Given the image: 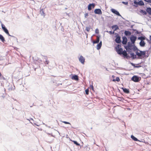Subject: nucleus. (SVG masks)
<instances>
[{"mask_svg": "<svg viewBox=\"0 0 151 151\" xmlns=\"http://www.w3.org/2000/svg\"><path fill=\"white\" fill-rule=\"evenodd\" d=\"M121 47V45H117L115 47L116 51L119 54L122 55L124 58H127V54L126 51L125 50L123 51Z\"/></svg>", "mask_w": 151, "mask_h": 151, "instance_id": "nucleus-1", "label": "nucleus"}, {"mask_svg": "<svg viewBox=\"0 0 151 151\" xmlns=\"http://www.w3.org/2000/svg\"><path fill=\"white\" fill-rule=\"evenodd\" d=\"M136 54L139 57H142L145 54V52L139 50L136 52Z\"/></svg>", "mask_w": 151, "mask_h": 151, "instance_id": "nucleus-2", "label": "nucleus"}, {"mask_svg": "<svg viewBox=\"0 0 151 151\" xmlns=\"http://www.w3.org/2000/svg\"><path fill=\"white\" fill-rule=\"evenodd\" d=\"M116 38L115 41L117 43H120L121 42V37L117 33H115Z\"/></svg>", "mask_w": 151, "mask_h": 151, "instance_id": "nucleus-3", "label": "nucleus"}, {"mask_svg": "<svg viewBox=\"0 0 151 151\" xmlns=\"http://www.w3.org/2000/svg\"><path fill=\"white\" fill-rule=\"evenodd\" d=\"M1 25L2 29L4 30V32L6 33L7 35L10 36V35L9 34V32H8V30L6 28L5 26L2 24H1Z\"/></svg>", "mask_w": 151, "mask_h": 151, "instance_id": "nucleus-4", "label": "nucleus"}, {"mask_svg": "<svg viewBox=\"0 0 151 151\" xmlns=\"http://www.w3.org/2000/svg\"><path fill=\"white\" fill-rule=\"evenodd\" d=\"M6 81L5 78L3 76H1L0 78V82L1 83V86H4V81Z\"/></svg>", "mask_w": 151, "mask_h": 151, "instance_id": "nucleus-5", "label": "nucleus"}, {"mask_svg": "<svg viewBox=\"0 0 151 151\" xmlns=\"http://www.w3.org/2000/svg\"><path fill=\"white\" fill-rule=\"evenodd\" d=\"M137 37L134 36H132L130 37V39L132 43V44H134V43Z\"/></svg>", "mask_w": 151, "mask_h": 151, "instance_id": "nucleus-6", "label": "nucleus"}, {"mask_svg": "<svg viewBox=\"0 0 151 151\" xmlns=\"http://www.w3.org/2000/svg\"><path fill=\"white\" fill-rule=\"evenodd\" d=\"M132 80L135 82H137L139 81V78L136 76H134L132 78Z\"/></svg>", "mask_w": 151, "mask_h": 151, "instance_id": "nucleus-7", "label": "nucleus"}, {"mask_svg": "<svg viewBox=\"0 0 151 151\" xmlns=\"http://www.w3.org/2000/svg\"><path fill=\"white\" fill-rule=\"evenodd\" d=\"M79 61L83 64H84L85 62V58H83V57L81 55L79 58Z\"/></svg>", "mask_w": 151, "mask_h": 151, "instance_id": "nucleus-8", "label": "nucleus"}, {"mask_svg": "<svg viewBox=\"0 0 151 151\" xmlns=\"http://www.w3.org/2000/svg\"><path fill=\"white\" fill-rule=\"evenodd\" d=\"M111 12L113 13L116 14L118 16H120V14L116 10H115L114 9H111Z\"/></svg>", "mask_w": 151, "mask_h": 151, "instance_id": "nucleus-9", "label": "nucleus"}, {"mask_svg": "<svg viewBox=\"0 0 151 151\" xmlns=\"http://www.w3.org/2000/svg\"><path fill=\"white\" fill-rule=\"evenodd\" d=\"M123 40L122 41V43L123 45H126V44L127 41V38L125 37H122Z\"/></svg>", "mask_w": 151, "mask_h": 151, "instance_id": "nucleus-10", "label": "nucleus"}, {"mask_svg": "<svg viewBox=\"0 0 151 151\" xmlns=\"http://www.w3.org/2000/svg\"><path fill=\"white\" fill-rule=\"evenodd\" d=\"M94 12L96 14H101L102 12L100 9H96L94 10Z\"/></svg>", "mask_w": 151, "mask_h": 151, "instance_id": "nucleus-11", "label": "nucleus"}, {"mask_svg": "<svg viewBox=\"0 0 151 151\" xmlns=\"http://www.w3.org/2000/svg\"><path fill=\"white\" fill-rule=\"evenodd\" d=\"M91 6H92V7L93 8L95 6V5L94 4H91L88 5V10L90 11L91 10Z\"/></svg>", "mask_w": 151, "mask_h": 151, "instance_id": "nucleus-12", "label": "nucleus"}, {"mask_svg": "<svg viewBox=\"0 0 151 151\" xmlns=\"http://www.w3.org/2000/svg\"><path fill=\"white\" fill-rule=\"evenodd\" d=\"M112 28L113 29H114V31H116V30L119 29L118 26L117 25H113L112 27Z\"/></svg>", "mask_w": 151, "mask_h": 151, "instance_id": "nucleus-13", "label": "nucleus"}, {"mask_svg": "<svg viewBox=\"0 0 151 151\" xmlns=\"http://www.w3.org/2000/svg\"><path fill=\"white\" fill-rule=\"evenodd\" d=\"M96 37V40H94L93 42L94 44L98 43L99 41V37L98 36H97Z\"/></svg>", "mask_w": 151, "mask_h": 151, "instance_id": "nucleus-14", "label": "nucleus"}, {"mask_svg": "<svg viewBox=\"0 0 151 151\" xmlns=\"http://www.w3.org/2000/svg\"><path fill=\"white\" fill-rule=\"evenodd\" d=\"M145 43L144 41H141L139 43L140 45L142 47L145 46Z\"/></svg>", "mask_w": 151, "mask_h": 151, "instance_id": "nucleus-15", "label": "nucleus"}, {"mask_svg": "<svg viewBox=\"0 0 151 151\" xmlns=\"http://www.w3.org/2000/svg\"><path fill=\"white\" fill-rule=\"evenodd\" d=\"M123 90V91L126 93H129V89H127L126 88H122Z\"/></svg>", "mask_w": 151, "mask_h": 151, "instance_id": "nucleus-16", "label": "nucleus"}, {"mask_svg": "<svg viewBox=\"0 0 151 151\" xmlns=\"http://www.w3.org/2000/svg\"><path fill=\"white\" fill-rule=\"evenodd\" d=\"M0 40L3 42H4L5 41V39L4 37L1 35H0Z\"/></svg>", "mask_w": 151, "mask_h": 151, "instance_id": "nucleus-17", "label": "nucleus"}, {"mask_svg": "<svg viewBox=\"0 0 151 151\" xmlns=\"http://www.w3.org/2000/svg\"><path fill=\"white\" fill-rule=\"evenodd\" d=\"M124 34L126 36L130 35H131V32L129 31H125Z\"/></svg>", "mask_w": 151, "mask_h": 151, "instance_id": "nucleus-18", "label": "nucleus"}, {"mask_svg": "<svg viewBox=\"0 0 151 151\" xmlns=\"http://www.w3.org/2000/svg\"><path fill=\"white\" fill-rule=\"evenodd\" d=\"M72 79L73 80H78V77L77 75H74L72 77Z\"/></svg>", "mask_w": 151, "mask_h": 151, "instance_id": "nucleus-19", "label": "nucleus"}, {"mask_svg": "<svg viewBox=\"0 0 151 151\" xmlns=\"http://www.w3.org/2000/svg\"><path fill=\"white\" fill-rule=\"evenodd\" d=\"M147 12L149 14L151 15V8H148L147 9Z\"/></svg>", "mask_w": 151, "mask_h": 151, "instance_id": "nucleus-20", "label": "nucleus"}, {"mask_svg": "<svg viewBox=\"0 0 151 151\" xmlns=\"http://www.w3.org/2000/svg\"><path fill=\"white\" fill-rule=\"evenodd\" d=\"M102 45L101 42L97 45V49H99L101 47Z\"/></svg>", "mask_w": 151, "mask_h": 151, "instance_id": "nucleus-21", "label": "nucleus"}, {"mask_svg": "<svg viewBox=\"0 0 151 151\" xmlns=\"http://www.w3.org/2000/svg\"><path fill=\"white\" fill-rule=\"evenodd\" d=\"M138 39L140 40L141 41H144L145 39V37H138Z\"/></svg>", "mask_w": 151, "mask_h": 151, "instance_id": "nucleus-22", "label": "nucleus"}, {"mask_svg": "<svg viewBox=\"0 0 151 151\" xmlns=\"http://www.w3.org/2000/svg\"><path fill=\"white\" fill-rule=\"evenodd\" d=\"M131 138L134 141H137L138 140L137 138L134 137L133 135H132L131 136Z\"/></svg>", "mask_w": 151, "mask_h": 151, "instance_id": "nucleus-23", "label": "nucleus"}, {"mask_svg": "<svg viewBox=\"0 0 151 151\" xmlns=\"http://www.w3.org/2000/svg\"><path fill=\"white\" fill-rule=\"evenodd\" d=\"M138 4L141 6L144 5L143 2L142 1H140L138 2Z\"/></svg>", "mask_w": 151, "mask_h": 151, "instance_id": "nucleus-24", "label": "nucleus"}, {"mask_svg": "<svg viewBox=\"0 0 151 151\" xmlns=\"http://www.w3.org/2000/svg\"><path fill=\"white\" fill-rule=\"evenodd\" d=\"M120 80L119 77H117L116 78V79H113L112 80V81L114 82H115L116 81H117V82H119L120 81Z\"/></svg>", "mask_w": 151, "mask_h": 151, "instance_id": "nucleus-25", "label": "nucleus"}, {"mask_svg": "<svg viewBox=\"0 0 151 151\" xmlns=\"http://www.w3.org/2000/svg\"><path fill=\"white\" fill-rule=\"evenodd\" d=\"M72 141L74 143V144L76 145L77 146H80V144L78 143L76 141L74 140H72Z\"/></svg>", "mask_w": 151, "mask_h": 151, "instance_id": "nucleus-26", "label": "nucleus"}, {"mask_svg": "<svg viewBox=\"0 0 151 151\" xmlns=\"http://www.w3.org/2000/svg\"><path fill=\"white\" fill-rule=\"evenodd\" d=\"M40 13L41 14L42 16H45V13L44 12V11L42 9L40 10Z\"/></svg>", "mask_w": 151, "mask_h": 151, "instance_id": "nucleus-27", "label": "nucleus"}, {"mask_svg": "<svg viewBox=\"0 0 151 151\" xmlns=\"http://www.w3.org/2000/svg\"><path fill=\"white\" fill-rule=\"evenodd\" d=\"M89 91L88 89H86L85 90V92H86V94L87 95H88L89 94Z\"/></svg>", "mask_w": 151, "mask_h": 151, "instance_id": "nucleus-28", "label": "nucleus"}, {"mask_svg": "<svg viewBox=\"0 0 151 151\" xmlns=\"http://www.w3.org/2000/svg\"><path fill=\"white\" fill-rule=\"evenodd\" d=\"M62 122L66 124H69L70 125H71L70 123L69 122H68L65 121H63Z\"/></svg>", "mask_w": 151, "mask_h": 151, "instance_id": "nucleus-29", "label": "nucleus"}, {"mask_svg": "<svg viewBox=\"0 0 151 151\" xmlns=\"http://www.w3.org/2000/svg\"><path fill=\"white\" fill-rule=\"evenodd\" d=\"M90 28L89 27H86V29L88 32H89L90 31Z\"/></svg>", "mask_w": 151, "mask_h": 151, "instance_id": "nucleus-30", "label": "nucleus"}, {"mask_svg": "<svg viewBox=\"0 0 151 151\" xmlns=\"http://www.w3.org/2000/svg\"><path fill=\"white\" fill-rule=\"evenodd\" d=\"M95 32L96 34H98L99 33V30L98 29H95Z\"/></svg>", "mask_w": 151, "mask_h": 151, "instance_id": "nucleus-31", "label": "nucleus"}, {"mask_svg": "<svg viewBox=\"0 0 151 151\" xmlns=\"http://www.w3.org/2000/svg\"><path fill=\"white\" fill-rule=\"evenodd\" d=\"M145 1L150 3V4L151 5V0H144Z\"/></svg>", "mask_w": 151, "mask_h": 151, "instance_id": "nucleus-32", "label": "nucleus"}, {"mask_svg": "<svg viewBox=\"0 0 151 151\" xmlns=\"http://www.w3.org/2000/svg\"><path fill=\"white\" fill-rule=\"evenodd\" d=\"M122 3L125 5H127L128 4V2H127L122 1Z\"/></svg>", "mask_w": 151, "mask_h": 151, "instance_id": "nucleus-33", "label": "nucleus"}, {"mask_svg": "<svg viewBox=\"0 0 151 151\" xmlns=\"http://www.w3.org/2000/svg\"><path fill=\"white\" fill-rule=\"evenodd\" d=\"M132 65L134 67H135V68H139V67H141V66H135L133 64H132Z\"/></svg>", "mask_w": 151, "mask_h": 151, "instance_id": "nucleus-34", "label": "nucleus"}, {"mask_svg": "<svg viewBox=\"0 0 151 151\" xmlns=\"http://www.w3.org/2000/svg\"><path fill=\"white\" fill-rule=\"evenodd\" d=\"M114 33V31L113 32H112V31H109V33L110 34H113Z\"/></svg>", "mask_w": 151, "mask_h": 151, "instance_id": "nucleus-35", "label": "nucleus"}, {"mask_svg": "<svg viewBox=\"0 0 151 151\" xmlns=\"http://www.w3.org/2000/svg\"><path fill=\"white\" fill-rule=\"evenodd\" d=\"M85 15V17H87L88 16V13H86Z\"/></svg>", "mask_w": 151, "mask_h": 151, "instance_id": "nucleus-36", "label": "nucleus"}, {"mask_svg": "<svg viewBox=\"0 0 151 151\" xmlns=\"http://www.w3.org/2000/svg\"><path fill=\"white\" fill-rule=\"evenodd\" d=\"M134 4H138V2H137L136 1H135L134 2Z\"/></svg>", "mask_w": 151, "mask_h": 151, "instance_id": "nucleus-37", "label": "nucleus"}, {"mask_svg": "<svg viewBox=\"0 0 151 151\" xmlns=\"http://www.w3.org/2000/svg\"><path fill=\"white\" fill-rule=\"evenodd\" d=\"M143 13H145V14H146V13L145 11H143Z\"/></svg>", "mask_w": 151, "mask_h": 151, "instance_id": "nucleus-38", "label": "nucleus"}, {"mask_svg": "<svg viewBox=\"0 0 151 151\" xmlns=\"http://www.w3.org/2000/svg\"><path fill=\"white\" fill-rule=\"evenodd\" d=\"M92 89L93 88V86H92Z\"/></svg>", "mask_w": 151, "mask_h": 151, "instance_id": "nucleus-39", "label": "nucleus"}, {"mask_svg": "<svg viewBox=\"0 0 151 151\" xmlns=\"http://www.w3.org/2000/svg\"><path fill=\"white\" fill-rule=\"evenodd\" d=\"M112 77H114V76H112Z\"/></svg>", "mask_w": 151, "mask_h": 151, "instance_id": "nucleus-40", "label": "nucleus"}, {"mask_svg": "<svg viewBox=\"0 0 151 151\" xmlns=\"http://www.w3.org/2000/svg\"><path fill=\"white\" fill-rule=\"evenodd\" d=\"M147 40H148V41L149 40H148V39H147Z\"/></svg>", "mask_w": 151, "mask_h": 151, "instance_id": "nucleus-41", "label": "nucleus"}]
</instances>
